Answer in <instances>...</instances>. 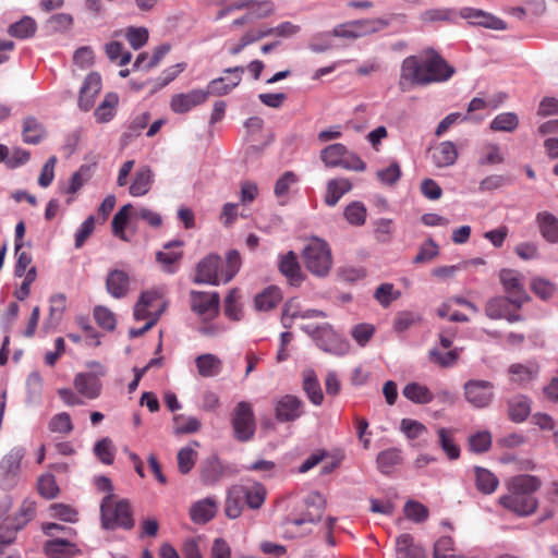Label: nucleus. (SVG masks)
<instances>
[{
  "instance_id": "1",
  "label": "nucleus",
  "mask_w": 558,
  "mask_h": 558,
  "mask_svg": "<svg viewBox=\"0 0 558 558\" xmlns=\"http://www.w3.org/2000/svg\"><path fill=\"white\" fill-rule=\"evenodd\" d=\"M454 68L434 49L424 51L423 57H407L401 64L399 86L410 90L415 86H427L446 82L454 74Z\"/></svg>"
},
{
  "instance_id": "2",
  "label": "nucleus",
  "mask_w": 558,
  "mask_h": 558,
  "mask_svg": "<svg viewBox=\"0 0 558 558\" xmlns=\"http://www.w3.org/2000/svg\"><path fill=\"white\" fill-rule=\"evenodd\" d=\"M541 486L542 481L535 475L520 474L513 476L508 484V494L499 498V504L520 517L531 515L538 507V500L534 497V493Z\"/></svg>"
},
{
  "instance_id": "3",
  "label": "nucleus",
  "mask_w": 558,
  "mask_h": 558,
  "mask_svg": "<svg viewBox=\"0 0 558 558\" xmlns=\"http://www.w3.org/2000/svg\"><path fill=\"white\" fill-rule=\"evenodd\" d=\"M242 265L240 253L231 250L227 253L226 263L217 254L204 257L196 268L194 282L218 286L220 282H229L240 270Z\"/></svg>"
},
{
  "instance_id": "4",
  "label": "nucleus",
  "mask_w": 558,
  "mask_h": 558,
  "mask_svg": "<svg viewBox=\"0 0 558 558\" xmlns=\"http://www.w3.org/2000/svg\"><path fill=\"white\" fill-rule=\"evenodd\" d=\"M101 525L106 530L118 527L131 530L134 526V519L131 506L128 500H116L113 494L105 496L100 504Z\"/></svg>"
},
{
  "instance_id": "5",
  "label": "nucleus",
  "mask_w": 558,
  "mask_h": 558,
  "mask_svg": "<svg viewBox=\"0 0 558 558\" xmlns=\"http://www.w3.org/2000/svg\"><path fill=\"white\" fill-rule=\"evenodd\" d=\"M302 257L306 269L317 277L327 276L332 265L329 244L318 238H313L307 242L303 248Z\"/></svg>"
},
{
  "instance_id": "6",
  "label": "nucleus",
  "mask_w": 558,
  "mask_h": 558,
  "mask_svg": "<svg viewBox=\"0 0 558 558\" xmlns=\"http://www.w3.org/2000/svg\"><path fill=\"white\" fill-rule=\"evenodd\" d=\"M389 23L384 19H363L342 23L332 29L336 37L357 39L385 29Z\"/></svg>"
},
{
  "instance_id": "7",
  "label": "nucleus",
  "mask_w": 558,
  "mask_h": 558,
  "mask_svg": "<svg viewBox=\"0 0 558 558\" xmlns=\"http://www.w3.org/2000/svg\"><path fill=\"white\" fill-rule=\"evenodd\" d=\"M167 304L162 288H153L144 291L134 306V318L142 320L151 318L155 315L159 318L165 312Z\"/></svg>"
},
{
  "instance_id": "8",
  "label": "nucleus",
  "mask_w": 558,
  "mask_h": 558,
  "mask_svg": "<svg viewBox=\"0 0 558 558\" xmlns=\"http://www.w3.org/2000/svg\"><path fill=\"white\" fill-rule=\"evenodd\" d=\"M499 279L506 296L510 298L515 310H520L530 300L524 288L523 276L513 269H502Z\"/></svg>"
},
{
  "instance_id": "9",
  "label": "nucleus",
  "mask_w": 558,
  "mask_h": 558,
  "mask_svg": "<svg viewBox=\"0 0 558 558\" xmlns=\"http://www.w3.org/2000/svg\"><path fill=\"white\" fill-rule=\"evenodd\" d=\"M232 427L235 438L240 441H247L253 437L255 420L248 402L241 401L236 404L232 416Z\"/></svg>"
},
{
  "instance_id": "10",
  "label": "nucleus",
  "mask_w": 558,
  "mask_h": 558,
  "mask_svg": "<svg viewBox=\"0 0 558 558\" xmlns=\"http://www.w3.org/2000/svg\"><path fill=\"white\" fill-rule=\"evenodd\" d=\"M305 330L324 351L335 354H343L345 352L347 345L341 342L329 324L325 323L316 327L306 326Z\"/></svg>"
},
{
  "instance_id": "11",
  "label": "nucleus",
  "mask_w": 558,
  "mask_h": 558,
  "mask_svg": "<svg viewBox=\"0 0 558 558\" xmlns=\"http://www.w3.org/2000/svg\"><path fill=\"white\" fill-rule=\"evenodd\" d=\"M274 413L279 423L295 422L304 415L305 403L298 396L284 395L275 401Z\"/></svg>"
},
{
  "instance_id": "12",
  "label": "nucleus",
  "mask_w": 558,
  "mask_h": 558,
  "mask_svg": "<svg viewBox=\"0 0 558 558\" xmlns=\"http://www.w3.org/2000/svg\"><path fill=\"white\" fill-rule=\"evenodd\" d=\"M24 458L22 448H13L0 462V485L4 489L13 488L19 480L21 462Z\"/></svg>"
},
{
  "instance_id": "13",
  "label": "nucleus",
  "mask_w": 558,
  "mask_h": 558,
  "mask_svg": "<svg viewBox=\"0 0 558 558\" xmlns=\"http://www.w3.org/2000/svg\"><path fill=\"white\" fill-rule=\"evenodd\" d=\"M463 389L466 401L477 409L488 407L494 399V385L488 380L470 379Z\"/></svg>"
},
{
  "instance_id": "14",
  "label": "nucleus",
  "mask_w": 558,
  "mask_h": 558,
  "mask_svg": "<svg viewBox=\"0 0 558 558\" xmlns=\"http://www.w3.org/2000/svg\"><path fill=\"white\" fill-rule=\"evenodd\" d=\"M512 301L508 296H495L487 301L485 313L490 319H506L509 323L522 322L523 317L517 313Z\"/></svg>"
},
{
  "instance_id": "15",
  "label": "nucleus",
  "mask_w": 558,
  "mask_h": 558,
  "mask_svg": "<svg viewBox=\"0 0 558 558\" xmlns=\"http://www.w3.org/2000/svg\"><path fill=\"white\" fill-rule=\"evenodd\" d=\"M219 302L220 298L218 292H191L192 311L205 319L213 318L218 314Z\"/></svg>"
},
{
  "instance_id": "16",
  "label": "nucleus",
  "mask_w": 558,
  "mask_h": 558,
  "mask_svg": "<svg viewBox=\"0 0 558 558\" xmlns=\"http://www.w3.org/2000/svg\"><path fill=\"white\" fill-rule=\"evenodd\" d=\"M101 90V77L98 73H89L81 87L78 96V108L83 111H89L94 105L97 96Z\"/></svg>"
},
{
  "instance_id": "17",
  "label": "nucleus",
  "mask_w": 558,
  "mask_h": 558,
  "mask_svg": "<svg viewBox=\"0 0 558 558\" xmlns=\"http://www.w3.org/2000/svg\"><path fill=\"white\" fill-rule=\"evenodd\" d=\"M208 93L205 89H192L187 93H180L172 96L170 108L175 113H186L194 107L205 102Z\"/></svg>"
},
{
  "instance_id": "18",
  "label": "nucleus",
  "mask_w": 558,
  "mask_h": 558,
  "mask_svg": "<svg viewBox=\"0 0 558 558\" xmlns=\"http://www.w3.org/2000/svg\"><path fill=\"white\" fill-rule=\"evenodd\" d=\"M278 269L290 286L299 287L304 280L298 256L293 251L280 256Z\"/></svg>"
},
{
  "instance_id": "19",
  "label": "nucleus",
  "mask_w": 558,
  "mask_h": 558,
  "mask_svg": "<svg viewBox=\"0 0 558 558\" xmlns=\"http://www.w3.org/2000/svg\"><path fill=\"white\" fill-rule=\"evenodd\" d=\"M244 72L243 66H234V68H228L225 70V73L232 74V77L229 80V83H226L225 77H218L215 80H211L207 86V89L205 93H208L209 95L215 96H223L229 94L234 87H236L241 83V75Z\"/></svg>"
},
{
  "instance_id": "20",
  "label": "nucleus",
  "mask_w": 558,
  "mask_h": 558,
  "mask_svg": "<svg viewBox=\"0 0 558 558\" xmlns=\"http://www.w3.org/2000/svg\"><path fill=\"white\" fill-rule=\"evenodd\" d=\"M218 511V502L214 497H206L192 504L189 514L195 524H206Z\"/></svg>"
},
{
  "instance_id": "21",
  "label": "nucleus",
  "mask_w": 558,
  "mask_h": 558,
  "mask_svg": "<svg viewBox=\"0 0 558 558\" xmlns=\"http://www.w3.org/2000/svg\"><path fill=\"white\" fill-rule=\"evenodd\" d=\"M326 508V500L318 492H312L305 499V509L296 517L307 523H317L320 521Z\"/></svg>"
},
{
  "instance_id": "22",
  "label": "nucleus",
  "mask_w": 558,
  "mask_h": 558,
  "mask_svg": "<svg viewBox=\"0 0 558 558\" xmlns=\"http://www.w3.org/2000/svg\"><path fill=\"white\" fill-rule=\"evenodd\" d=\"M326 508V500L318 492H312L305 499V509L296 517L307 523H317L320 521Z\"/></svg>"
},
{
  "instance_id": "23",
  "label": "nucleus",
  "mask_w": 558,
  "mask_h": 558,
  "mask_svg": "<svg viewBox=\"0 0 558 558\" xmlns=\"http://www.w3.org/2000/svg\"><path fill=\"white\" fill-rule=\"evenodd\" d=\"M73 384L76 391L87 399H96L101 392V383L92 373H78L74 377Z\"/></svg>"
},
{
  "instance_id": "24",
  "label": "nucleus",
  "mask_w": 558,
  "mask_h": 558,
  "mask_svg": "<svg viewBox=\"0 0 558 558\" xmlns=\"http://www.w3.org/2000/svg\"><path fill=\"white\" fill-rule=\"evenodd\" d=\"M129 288L130 278L125 271L120 269L109 271L106 280V289L111 296L116 299L124 298L129 292Z\"/></svg>"
},
{
  "instance_id": "25",
  "label": "nucleus",
  "mask_w": 558,
  "mask_h": 558,
  "mask_svg": "<svg viewBox=\"0 0 558 558\" xmlns=\"http://www.w3.org/2000/svg\"><path fill=\"white\" fill-rule=\"evenodd\" d=\"M317 525L307 523L299 518H287L282 522V536L288 539H294L311 535Z\"/></svg>"
},
{
  "instance_id": "26",
  "label": "nucleus",
  "mask_w": 558,
  "mask_h": 558,
  "mask_svg": "<svg viewBox=\"0 0 558 558\" xmlns=\"http://www.w3.org/2000/svg\"><path fill=\"white\" fill-rule=\"evenodd\" d=\"M531 399L523 395H518L508 400V417L514 423L524 422L531 414Z\"/></svg>"
},
{
  "instance_id": "27",
  "label": "nucleus",
  "mask_w": 558,
  "mask_h": 558,
  "mask_svg": "<svg viewBox=\"0 0 558 558\" xmlns=\"http://www.w3.org/2000/svg\"><path fill=\"white\" fill-rule=\"evenodd\" d=\"M244 497L245 493L243 485H234L229 488L225 502V513L229 519H236L241 515Z\"/></svg>"
},
{
  "instance_id": "28",
  "label": "nucleus",
  "mask_w": 558,
  "mask_h": 558,
  "mask_svg": "<svg viewBox=\"0 0 558 558\" xmlns=\"http://www.w3.org/2000/svg\"><path fill=\"white\" fill-rule=\"evenodd\" d=\"M432 157L438 168H444L456 162L458 150L452 142L445 141L434 147Z\"/></svg>"
},
{
  "instance_id": "29",
  "label": "nucleus",
  "mask_w": 558,
  "mask_h": 558,
  "mask_svg": "<svg viewBox=\"0 0 558 558\" xmlns=\"http://www.w3.org/2000/svg\"><path fill=\"white\" fill-rule=\"evenodd\" d=\"M302 387L306 397L314 405H320L323 403L324 393L317 375L313 369H306L303 372Z\"/></svg>"
},
{
  "instance_id": "30",
  "label": "nucleus",
  "mask_w": 558,
  "mask_h": 558,
  "mask_svg": "<svg viewBox=\"0 0 558 558\" xmlns=\"http://www.w3.org/2000/svg\"><path fill=\"white\" fill-rule=\"evenodd\" d=\"M119 105V96L116 93L105 95L102 101L94 111V117L98 123H107L111 121L117 112Z\"/></svg>"
},
{
  "instance_id": "31",
  "label": "nucleus",
  "mask_w": 558,
  "mask_h": 558,
  "mask_svg": "<svg viewBox=\"0 0 558 558\" xmlns=\"http://www.w3.org/2000/svg\"><path fill=\"white\" fill-rule=\"evenodd\" d=\"M225 468L217 457L205 460L201 469V480L205 485H214L223 476Z\"/></svg>"
},
{
  "instance_id": "32",
  "label": "nucleus",
  "mask_w": 558,
  "mask_h": 558,
  "mask_svg": "<svg viewBox=\"0 0 558 558\" xmlns=\"http://www.w3.org/2000/svg\"><path fill=\"white\" fill-rule=\"evenodd\" d=\"M153 184V172L149 167H141L130 185V194L132 196H143L147 194Z\"/></svg>"
},
{
  "instance_id": "33",
  "label": "nucleus",
  "mask_w": 558,
  "mask_h": 558,
  "mask_svg": "<svg viewBox=\"0 0 558 558\" xmlns=\"http://www.w3.org/2000/svg\"><path fill=\"white\" fill-rule=\"evenodd\" d=\"M181 241H173L167 243L163 248L165 251H160L156 254V259L158 263L162 265V269L166 272L173 274L175 271L174 265L179 263V260L182 258V252L178 251H171L173 246H181Z\"/></svg>"
},
{
  "instance_id": "34",
  "label": "nucleus",
  "mask_w": 558,
  "mask_h": 558,
  "mask_svg": "<svg viewBox=\"0 0 558 558\" xmlns=\"http://www.w3.org/2000/svg\"><path fill=\"white\" fill-rule=\"evenodd\" d=\"M541 234L543 238L550 242H558V219L548 211L537 214L536 217Z\"/></svg>"
},
{
  "instance_id": "35",
  "label": "nucleus",
  "mask_w": 558,
  "mask_h": 558,
  "mask_svg": "<svg viewBox=\"0 0 558 558\" xmlns=\"http://www.w3.org/2000/svg\"><path fill=\"white\" fill-rule=\"evenodd\" d=\"M474 475L476 488L482 494L489 495L497 489L499 485V480L489 470L481 466H475Z\"/></svg>"
},
{
  "instance_id": "36",
  "label": "nucleus",
  "mask_w": 558,
  "mask_h": 558,
  "mask_svg": "<svg viewBox=\"0 0 558 558\" xmlns=\"http://www.w3.org/2000/svg\"><path fill=\"white\" fill-rule=\"evenodd\" d=\"M351 189L352 184L345 178L330 180L327 184L325 203L330 207L335 206Z\"/></svg>"
},
{
  "instance_id": "37",
  "label": "nucleus",
  "mask_w": 558,
  "mask_h": 558,
  "mask_svg": "<svg viewBox=\"0 0 558 558\" xmlns=\"http://www.w3.org/2000/svg\"><path fill=\"white\" fill-rule=\"evenodd\" d=\"M195 364L202 377H214L220 373L222 367V361L210 353L198 355Z\"/></svg>"
},
{
  "instance_id": "38",
  "label": "nucleus",
  "mask_w": 558,
  "mask_h": 558,
  "mask_svg": "<svg viewBox=\"0 0 558 558\" xmlns=\"http://www.w3.org/2000/svg\"><path fill=\"white\" fill-rule=\"evenodd\" d=\"M49 315L45 323V328L56 327L66 308V296L63 293H54L49 299Z\"/></svg>"
},
{
  "instance_id": "39",
  "label": "nucleus",
  "mask_w": 558,
  "mask_h": 558,
  "mask_svg": "<svg viewBox=\"0 0 558 558\" xmlns=\"http://www.w3.org/2000/svg\"><path fill=\"white\" fill-rule=\"evenodd\" d=\"M282 300L280 289L277 287H268L255 296V307L258 311H270L275 308Z\"/></svg>"
},
{
  "instance_id": "40",
  "label": "nucleus",
  "mask_w": 558,
  "mask_h": 558,
  "mask_svg": "<svg viewBox=\"0 0 558 558\" xmlns=\"http://www.w3.org/2000/svg\"><path fill=\"white\" fill-rule=\"evenodd\" d=\"M402 462V452L397 448H390L378 453L376 463L383 474H390Z\"/></svg>"
},
{
  "instance_id": "41",
  "label": "nucleus",
  "mask_w": 558,
  "mask_h": 558,
  "mask_svg": "<svg viewBox=\"0 0 558 558\" xmlns=\"http://www.w3.org/2000/svg\"><path fill=\"white\" fill-rule=\"evenodd\" d=\"M538 367L536 365L512 364L509 367L511 381L518 385H525L537 376Z\"/></svg>"
},
{
  "instance_id": "42",
  "label": "nucleus",
  "mask_w": 558,
  "mask_h": 558,
  "mask_svg": "<svg viewBox=\"0 0 558 558\" xmlns=\"http://www.w3.org/2000/svg\"><path fill=\"white\" fill-rule=\"evenodd\" d=\"M403 396L414 403L426 404L433 401L434 396L426 387L417 383L408 384L402 391Z\"/></svg>"
},
{
  "instance_id": "43",
  "label": "nucleus",
  "mask_w": 558,
  "mask_h": 558,
  "mask_svg": "<svg viewBox=\"0 0 558 558\" xmlns=\"http://www.w3.org/2000/svg\"><path fill=\"white\" fill-rule=\"evenodd\" d=\"M345 155V146L337 143L325 147L320 153V158L327 167L333 168L340 167Z\"/></svg>"
},
{
  "instance_id": "44",
  "label": "nucleus",
  "mask_w": 558,
  "mask_h": 558,
  "mask_svg": "<svg viewBox=\"0 0 558 558\" xmlns=\"http://www.w3.org/2000/svg\"><path fill=\"white\" fill-rule=\"evenodd\" d=\"M458 17V12L454 9H429L424 11L420 19L424 23H435V22H447L454 23Z\"/></svg>"
},
{
  "instance_id": "45",
  "label": "nucleus",
  "mask_w": 558,
  "mask_h": 558,
  "mask_svg": "<svg viewBox=\"0 0 558 558\" xmlns=\"http://www.w3.org/2000/svg\"><path fill=\"white\" fill-rule=\"evenodd\" d=\"M133 206L126 204L122 206L112 219V233L122 241H129L125 234V227L129 222L131 210Z\"/></svg>"
},
{
  "instance_id": "46",
  "label": "nucleus",
  "mask_w": 558,
  "mask_h": 558,
  "mask_svg": "<svg viewBox=\"0 0 558 558\" xmlns=\"http://www.w3.org/2000/svg\"><path fill=\"white\" fill-rule=\"evenodd\" d=\"M202 424L195 416L178 414L173 417V432L177 435L193 434L199 430Z\"/></svg>"
},
{
  "instance_id": "47",
  "label": "nucleus",
  "mask_w": 558,
  "mask_h": 558,
  "mask_svg": "<svg viewBox=\"0 0 558 558\" xmlns=\"http://www.w3.org/2000/svg\"><path fill=\"white\" fill-rule=\"evenodd\" d=\"M37 28V24L34 19L24 16L19 22L12 24L9 27V34L13 37L24 39L32 37Z\"/></svg>"
},
{
  "instance_id": "48",
  "label": "nucleus",
  "mask_w": 558,
  "mask_h": 558,
  "mask_svg": "<svg viewBox=\"0 0 558 558\" xmlns=\"http://www.w3.org/2000/svg\"><path fill=\"white\" fill-rule=\"evenodd\" d=\"M105 52L112 62H118L119 65H125L132 59V53L130 51H125L123 45L119 41H110L106 44Z\"/></svg>"
},
{
  "instance_id": "49",
  "label": "nucleus",
  "mask_w": 558,
  "mask_h": 558,
  "mask_svg": "<svg viewBox=\"0 0 558 558\" xmlns=\"http://www.w3.org/2000/svg\"><path fill=\"white\" fill-rule=\"evenodd\" d=\"M244 501L251 509H259L266 499V489L263 485L256 484L251 487L244 486Z\"/></svg>"
},
{
  "instance_id": "50",
  "label": "nucleus",
  "mask_w": 558,
  "mask_h": 558,
  "mask_svg": "<svg viewBox=\"0 0 558 558\" xmlns=\"http://www.w3.org/2000/svg\"><path fill=\"white\" fill-rule=\"evenodd\" d=\"M250 2L246 13L251 20L267 17L275 10V5L270 0H250Z\"/></svg>"
},
{
  "instance_id": "51",
  "label": "nucleus",
  "mask_w": 558,
  "mask_h": 558,
  "mask_svg": "<svg viewBox=\"0 0 558 558\" xmlns=\"http://www.w3.org/2000/svg\"><path fill=\"white\" fill-rule=\"evenodd\" d=\"M519 119L515 113L504 112L494 118L490 129L494 131L512 132L517 129Z\"/></svg>"
},
{
  "instance_id": "52",
  "label": "nucleus",
  "mask_w": 558,
  "mask_h": 558,
  "mask_svg": "<svg viewBox=\"0 0 558 558\" xmlns=\"http://www.w3.org/2000/svg\"><path fill=\"white\" fill-rule=\"evenodd\" d=\"M438 435H439L440 446H441L442 450L445 451V453L447 454V457L450 460L458 459L460 456V448L454 442V440L452 438L451 430L446 429V428H439Z\"/></svg>"
},
{
  "instance_id": "53",
  "label": "nucleus",
  "mask_w": 558,
  "mask_h": 558,
  "mask_svg": "<svg viewBox=\"0 0 558 558\" xmlns=\"http://www.w3.org/2000/svg\"><path fill=\"white\" fill-rule=\"evenodd\" d=\"M343 215L349 223L362 226L366 220V208L363 203L353 202L345 207Z\"/></svg>"
},
{
  "instance_id": "54",
  "label": "nucleus",
  "mask_w": 558,
  "mask_h": 558,
  "mask_svg": "<svg viewBox=\"0 0 558 558\" xmlns=\"http://www.w3.org/2000/svg\"><path fill=\"white\" fill-rule=\"evenodd\" d=\"M240 292L238 289H232L225 300V314L232 320H239L241 318L242 308L239 303Z\"/></svg>"
},
{
  "instance_id": "55",
  "label": "nucleus",
  "mask_w": 558,
  "mask_h": 558,
  "mask_svg": "<svg viewBox=\"0 0 558 558\" xmlns=\"http://www.w3.org/2000/svg\"><path fill=\"white\" fill-rule=\"evenodd\" d=\"M93 315L99 327L108 331L114 330L116 316L108 307L98 305L94 308Z\"/></svg>"
},
{
  "instance_id": "56",
  "label": "nucleus",
  "mask_w": 558,
  "mask_h": 558,
  "mask_svg": "<svg viewBox=\"0 0 558 558\" xmlns=\"http://www.w3.org/2000/svg\"><path fill=\"white\" fill-rule=\"evenodd\" d=\"M44 132L41 126L33 118L24 121L23 141L27 144H38L43 138Z\"/></svg>"
},
{
  "instance_id": "57",
  "label": "nucleus",
  "mask_w": 558,
  "mask_h": 558,
  "mask_svg": "<svg viewBox=\"0 0 558 558\" xmlns=\"http://www.w3.org/2000/svg\"><path fill=\"white\" fill-rule=\"evenodd\" d=\"M148 31L145 27L130 26L125 29V38L135 50L141 49L148 41Z\"/></svg>"
},
{
  "instance_id": "58",
  "label": "nucleus",
  "mask_w": 558,
  "mask_h": 558,
  "mask_svg": "<svg viewBox=\"0 0 558 558\" xmlns=\"http://www.w3.org/2000/svg\"><path fill=\"white\" fill-rule=\"evenodd\" d=\"M400 292L395 291L392 283H381L374 293L375 300L383 306L388 307L392 301L399 299Z\"/></svg>"
},
{
  "instance_id": "59",
  "label": "nucleus",
  "mask_w": 558,
  "mask_h": 558,
  "mask_svg": "<svg viewBox=\"0 0 558 558\" xmlns=\"http://www.w3.org/2000/svg\"><path fill=\"white\" fill-rule=\"evenodd\" d=\"M429 360L441 366V367H449L457 363L459 353L457 349L450 350L446 353H441L437 349H432L428 352Z\"/></svg>"
},
{
  "instance_id": "60",
  "label": "nucleus",
  "mask_w": 558,
  "mask_h": 558,
  "mask_svg": "<svg viewBox=\"0 0 558 558\" xmlns=\"http://www.w3.org/2000/svg\"><path fill=\"white\" fill-rule=\"evenodd\" d=\"M453 539L450 536H441L434 545V558H464L453 555Z\"/></svg>"
},
{
  "instance_id": "61",
  "label": "nucleus",
  "mask_w": 558,
  "mask_h": 558,
  "mask_svg": "<svg viewBox=\"0 0 558 558\" xmlns=\"http://www.w3.org/2000/svg\"><path fill=\"white\" fill-rule=\"evenodd\" d=\"M404 514L408 519L421 523L428 518V509L421 502L410 500L404 506Z\"/></svg>"
},
{
  "instance_id": "62",
  "label": "nucleus",
  "mask_w": 558,
  "mask_h": 558,
  "mask_svg": "<svg viewBox=\"0 0 558 558\" xmlns=\"http://www.w3.org/2000/svg\"><path fill=\"white\" fill-rule=\"evenodd\" d=\"M49 429L53 433H71L73 424L70 414L66 412L56 414L49 422Z\"/></svg>"
},
{
  "instance_id": "63",
  "label": "nucleus",
  "mask_w": 558,
  "mask_h": 558,
  "mask_svg": "<svg viewBox=\"0 0 558 558\" xmlns=\"http://www.w3.org/2000/svg\"><path fill=\"white\" fill-rule=\"evenodd\" d=\"M50 515L52 518L74 523L77 521V511L64 504H53L50 506Z\"/></svg>"
},
{
  "instance_id": "64",
  "label": "nucleus",
  "mask_w": 558,
  "mask_h": 558,
  "mask_svg": "<svg viewBox=\"0 0 558 558\" xmlns=\"http://www.w3.org/2000/svg\"><path fill=\"white\" fill-rule=\"evenodd\" d=\"M197 453L192 448H182L178 453V468L182 474H187L194 466Z\"/></svg>"
}]
</instances>
